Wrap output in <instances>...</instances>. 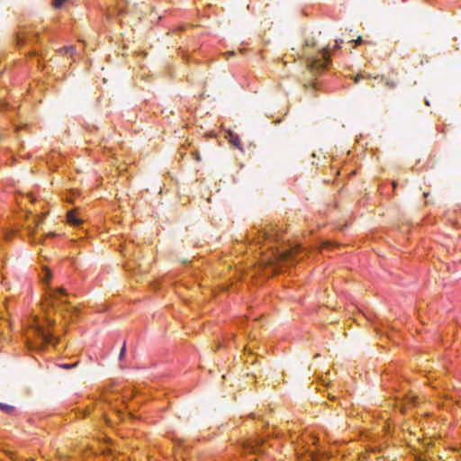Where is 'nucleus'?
<instances>
[{
  "label": "nucleus",
  "mask_w": 461,
  "mask_h": 461,
  "mask_svg": "<svg viewBox=\"0 0 461 461\" xmlns=\"http://www.w3.org/2000/svg\"><path fill=\"white\" fill-rule=\"evenodd\" d=\"M31 332L32 335L27 334V346L30 349L43 350L49 345L55 346L59 341V339L47 330L38 318L32 320Z\"/></svg>",
  "instance_id": "obj_1"
},
{
  "label": "nucleus",
  "mask_w": 461,
  "mask_h": 461,
  "mask_svg": "<svg viewBox=\"0 0 461 461\" xmlns=\"http://www.w3.org/2000/svg\"><path fill=\"white\" fill-rule=\"evenodd\" d=\"M44 311L50 308L58 311L60 314L65 315L64 312L77 314L78 310L77 307L70 305L67 300V294L63 288H50L46 291L45 301L42 303ZM66 318V316H64Z\"/></svg>",
  "instance_id": "obj_2"
},
{
  "label": "nucleus",
  "mask_w": 461,
  "mask_h": 461,
  "mask_svg": "<svg viewBox=\"0 0 461 461\" xmlns=\"http://www.w3.org/2000/svg\"><path fill=\"white\" fill-rule=\"evenodd\" d=\"M295 255L292 250H285V251H279L277 250L275 252V261L274 264V271L277 272L280 269L279 263L285 262L288 260H294Z\"/></svg>",
  "instance_id": "obj_3"
},
{
  "label": "nucleus",
  "mask_w": 461,
  "mask_h": 461,
  "mask_svg": "<svg viewBox=\"0 0 461 461\" xmlns=\"http://www.w3.org/2000/svg\"><path fill=\"white\" fill-rule=\"evenodd\" d=\"M329 49H323L321 52V59H317L312 61V67L317 68H326L330 63Z\"/></svg>",
  "instance_id": "obj_4"
},
{
  "label": "nucleus",
  "mask_w": 461,
  "mask_h": 461,
  "mask_svg": "<svg viewBox=\"0 0 461 461\" xmlns=\"http://www.w3.org/2000/svg\"><path fill=\"white\" fill-rule=\"evenodd\" d=\"M67 221L70 225H72L74 227H79L83 223V220L77 215V212L76 210L68 212Z\"/></svg>",
  "instance_id": "obj_5"
},
{
  "label": "nucleus",
  "mask_w": 461,
  "mask_h": 461,
  "mask_svg": "<svg viewBox=\"0 0 461 461\" xmlns=\"http://www.w3.org/2000/svg\"><path fill=\"white\" fill-rule=\"evenodd\" d=\"M258 241L261 240H277V233L274 230H262L259 231Z\"/></svg>",
  "instance_id": "obj_6"
},
{
  "label": "nucleus",
  "mask_w": 461,
  "mask_h": 461,
  "mask_svg": "<svg viewBox=\"0 0 461 461\" xmlns=\"http://www.w3.org/2000/svg\"><path fill=\"white\" fill-rule=\"evenodd\" d=\"M117 2V8L120 14L131 12V6L128 0H115Z\"/></svg>",
  "instance_id": "obj_7"
},
{
  "label": "nucleus",
  "mask_w": 461,
  "mask_h": 461,
  "mask_svg": "<svg viewBox=\"0 0 461 461\" xmlns=\"http://www.w3.org/2000/svg\"><path fill=\"white\" fill-rule=\"evenodd\" d=\"M229 138H230V143L231 145L235 146L236 148L240 149V141L239 136L237 134L233 133L232 131H229Z\"/></svg>",
  "instance_id": "obj_8"
},
{
  "label": "nucleus",
  "mask_w": 461,
  "mask_h": 461,
  "mask_svg": "<svg viewBox=\"0 0 461 461\" xmlns=\"http://www.w3.org/2000/svg\"><path fill=\"white\" fill-rule=\"evenodd\" d=\"M59 51L62 54L69 55L70 57H72L73 54L75 53V47H73V46L64 47L63 49H60Z\"/></svg>",
  "instance_id": "obj_9"
},
{
  "label": "nucleus",
  "mask_w": 461,
  "mask_h": 461,
  "mask_svg": "<svg viewBox=\"0 0 461 461\" xmlns=\"http://www.w3.org/2000/svg\"><path fill=\"white\" fill-rule=\"evenodd\" d=\"M50 278H51V274H50V270L45 269L44 270V276H42L43 282L48 284L49 281L50 280Z\"/></svg>",
  "instance_id": "obj_10"
},
{
  "label": "nucleus",
  "mask_w": 461,
  "mask_h": 461,
  "mask_svg": "<svg viewBox=\"0 0 461 461\" xmlns=\"http://www.w3.org/2000/svg\"><path fill=\"white\" fill-rule=\"evenodd\" d=\"M65 2H66V0H54L53 6L55 8H60L64 5Z\"/></svg>",
  "instance_id": "obj_11"
},
{
  "label": "nucleus",
  "mask_w": 461,
  "mask_h": 461,
  "mask_svg": "<svg viewBox=\"0 0 461 461\" xmlns=\"http://www.w3.org/2000/svg\"><path fill=\"white\" fill-rule=\"evenodd\" d=\"M0 409H2L5 411L8 412V411H10L13 409V407H11L9 405H6V404L0 403Z\"/></svg>",
  "instance_id": "obj_12"
},
{
  "label": "nucleus",
  "mask_w": 461,
  "mask_h": 461,
  "mask_svg": "<svg viewBox=\"0 0 461 461\" xmlns=\"http://www.w3.org/2000/svg\"><path fill=\"white\" fill-rule=\"evenodd\" d=\"M0 409H2L5 411L8 412V411H10L13 409V407H11L9 405H6V404L0 403Z\"/></svg>",
  "instance_id": "obj_13"
},
{
  "label": "nucleus",
  "mask_w": 461,
  "mask_h": 461,
  "mask_svg": "<svg viewBox=\"0 0 461 461\" xmlns=\"http://www.w3.org/2000/svg\"><path fill=\"white\" fill-rule=\"evenodd\" d=\"M125 350H126V347H125V343H124L122 348V349H121V352H120V356H119V359L120 360H122V357H124Z\"/></svg>",
  "instance_id": "obj_14"
},
{
  "label": "nucleus",
  "mask_w": 461,
  "mask_h": 461,
  "mask_svg": "<svg viewBox=\"0 0 461 461\" xmlns=\"http://www.w3.org/2000/svg\"><path fill=\"white\" fill-rule=\"evenodd\" d=\"M45 321H46V323H47V325H48V326L53 325V324H54V322H55V321H54L53 320H51L49 316H46V318H45Z\"/></svg>",
  "instance_id": "obj_15"
},
{
  "label": "nucleus",
  "mask_w": 461,
  "mask_h": 461,
  "mask_svg": "<svg viewBox=\"0 0 461 461\" xmlns=\"http://www.w3.org/2000/svg\"><path fill=\"white\" fill-rule=\"evenodd\" d=\"M12 234H13L12 232H6L5 234V239L8 240L11 237Z\"/></svg>",
  "instance_id": "obj_16"
},
{
  "label": "nucleus",
  "mask_w": 461,
  "mask_h": 461,
  "mask_svg": "<svg viewBox=\"0 0 461 461\" xmlns=\"http://www.w3.org/2000/svg\"><path fill=\"white\" fill-rule=\"evenodd\" d=\"M342 42H343L342 41H336V47H337V48H340V44H341Z\"/></svg>",
  "instance_id": "obj_17"
},
{
  "label": "nucleus",
  "mask_w": 461,
  "mask_h": 461,
  "mask_svg": "<svg viewBox=\"0 0 461 461\" xmlns=\"http://www.w3.org/2000/svg\"><path fill=\"white\" fill-rule=\"evenodd\" d=\"M6 103L5 102H0V107L2 108H5L6 106Z\"/></svg>",
  "instance_id": "obj_18"
},
{
  "label": "nucleus",
  "mask_w": 461,
  "mask_h": 461,
  "mask_svg": "<svg viewBox=\"0 0 461 461\" xmlns=\"http://www.w3.org/2000/svg\"><path fill=\"white\" fill-rule=\"evenodd\" d=\"M361 41H362L361 37H358V38H357V41H355L356 45H357V44H359Z\"/></svg>",
  "instance_id": "obj_19"
},
{
  "label": "nucleus",
  "mask_w": 461,
  "mask_h": 461,
  "mask_svg": "<svg viewBox=\"0 0 461 461\" xmlns=\"http://www.w3.org/2000/svg\"><path fill=\"white\" fill-rule=\"evenodd\" d=\"M360 77H361V76H360V75H357V76L356 77V78H355V82H357H357L359 81Z\"/></svg>",
  "instance_id": "obj_20"
}]
</instances>
